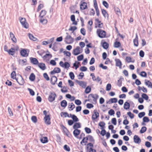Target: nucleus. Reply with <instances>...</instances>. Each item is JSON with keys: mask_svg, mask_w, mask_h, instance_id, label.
<instances>
[{"mask_svg": "<svg viewBox=\"0 0 152 152\" xmlns=\"http://www.w3.org/2000/svg\"><path fill=\"white\" fill-rule=\"evenodd\" d=\"M66 34H67V35L65 38L64 42L67 44H71L73 43L74 41V38L72 37L70 35H69L68 33L66 32Z\"/></svg>", "mask_w": 152, "mask_h": 152, "instance_id": "f257e3e1", "label": "nucleus"}, {"mask_svg": "<svg viewBox=\"0 0 152 152\" xmlns=\"http://www.w3.org/2000/svg\"><path fill=\"white\" fill-rule=\"evenodd\" d=\"M96 33L98 36L100 38H105L106 36V32L101 29H99L97 30Z\"/></svg>", "mask_w": 152, "mask_h": 152, "instance_id": "f03ea898", "label": "nucleus"}, {"mask_svg": "<svg viewBox=\"0 0 152 152\" xmlns=\"http://www.w3.org/2000/svg\"><path fill=\"white\" fill-rule=\"evenodd\" d=\"M56 96V95L54 92H50L48 100L49 102H52L55 100Z\"/></svg>", "mask_w": 152, "mask_h": 152, "instance_id": "7ed1b4c3", "label": "nucleus"}, {"mask_svg": "<svg viewBox=\"0 0 152 152\" xmlns=\"http://www.w3.org/2000/svg\"><path fill=\"white\" fill-rule=\"evenodd\" d=\"M19 19L23 26L26 28H28V24L27 22H26V18L20 17Z\"/></svg>", "mask_w": 152, "mask_h": 152, "instance_id": "20e7f679", "label": "nucleus"}, {"mask_svg": "<svg viewBox=\"0 0 152 152\" xmlns=\"http://www.w3.org/2000/svg\"><path fill=\"white\" fill-rule=\"evenodd\" d=\"M60 126L63 129L64 134L66 135L68 137H72V135L66 128L63 124L61 125Z\"/></svg>", "mask_w": 152, "mask_h": 152, "instance_id": "39448f33", "label": "nucleus"}, {"mask_svg": "<svg viewBox=\"0 0 152 152\" xmlns=\"http://www.w3.org/2000/svg\"><path fill=\"white\" fill-rule=\"evenodd\" d=\"M44 120L45 123L47 125H50L51 124L50 115H48L46 116H45Z\"/></svg>", "mask_w": 152, "mask_h": 152, "instance_id": "423d86ee", "label": "nucleus"}, {"mask_svg": "<svg viewBox=\"0 0 152 152\" xmlns=\"http://www.w3.org/2000/svg\"><path fill=\"white\" fill-rule=\"evenodd\" d=\"M17 79V81H16L19 85H23L25 83V81L21 75H19V78L18 77Z\"/></svg>", "mask_w": 152, "mask_h": 152, "instance_id": "0eeeda50", "label": "nucleus"}, {"mask_svg": "<svg viewBox=\"0 0 152 152\" xmlns=\"http://www.w3.org/2000/svg\"><path fill=\"white\" fill-rule=\"evenodd\" d=\"M20 55L23 57H27L28 56V53H27L26 49H23L20 51Z\"/></svg>", "mask_w": 152, "mask_h": 152, "instance_id": "6e6552de", "label": "nucleus"}, {"mask_svg": "<svg viewBox=\"0 0 152 152\" xmlns=\"http://www.w3.org/2000/svg\"><path fill=\"white\" fill-rule=\"evenodd\" d=\"M80 9L81 10H84L88 8L87 3L85 2H83L82 1L80 2Z\"/></svg>", "mask_w": 152, "mask_h": 152, "instance_id": "1a4fd4ad", "label": "nucleus"}, {"mask_svg": "<svg viewBox=\"0 0 152 152\" xmlns=\"http://www.w3.org/2000/svg\"><path fill=\"white\" fill-rule=\"evenodd\" d=\"M76 82L83 88H85L86 86L87 83L86 82L82 81H80L77 80H76Z\"/></svg>", "mask_w": 152, "mask_h": 152, "instance_id": "9d476101", "label": "nucleus"}, {"mask_svg": "<svg viewBox=\"0 0 152 152\" xmlns=\"http://www.w3.org/2000/svg\"><path fill=\"white\" fill-rule=\"evenodd\" d=\"M94 7L95 9L96 15L99 16V11L98 8V5L96 0H93Z\"/></svg>", "mask_w": 152, "mask_h": 152, "instance_id": "9b49d317", "label": "nucleus"}, {"mask_svg": "<svg viewBox=\"0 0 152 152\" xmlns=\"http://www.w3.org/2000/svg\"><path fill=\"white\" fill-rule=\"evenodd\" d=\"M80 48L79 46H77L76 48L74 49L72 52V54L75 56H77L80 54Z\"/></svg>", "mask_w": 152, "mask_h": 152, "instance_id": "f8f14e48", "label": "nucleus"}, {"mask_svg": "<svg viewBox=\"0 0 152 152\" xmlns=\"http://www.w3.org/2000/svg\"><path fill=\"white\" fill-rule=\"evenodd\" d=\"M101 44L103 48L104 49H107L109 47V44L106 42L104 41V40H102L101 41Z\"/></svg>", "mask_w": 152, "mask_h": 152, "instance_id": "ddd939ff", "label": "nucleus"}, {"mask_svg": "<svg viewBox=\"0 0 152 152\" xmlns=\"http://www.w3.org/2000/svg\"><path fill=\"white\" fill-rule=\"evenodd\" d=\"M134 142L137 144H139L141 142V140L139 137L137 135H135L133 137Z\"/></svg>", "mask_w": 152, "mask_h": 152, "instance_id": "4468645a", "label": "nucleus"}, {"mask_svg": "<svg viewBox=\"0 0 152 152\" xmlns=\"http://www.w3.org/2000/svg\"><path fill=\"white\" fill-rule=\"evenodd\" d=\"M94 114H93L92 116V119L93 120H95L99 117V113L97 112L96 110H94Z\"/></svg>", "mask_w": 152, "mask_h": 152, "instance_id": "2eb2a0df", "label": "nucleus"}, {"mask_svg": "<svg viewBox=\"0 0 152 152\" xmlns=\"http://www.w3.org/2000/svg\"><path fill=\"white\" fill-rule=\"evenodd\" d=\"M30 60L31 62L34 65H37L39 63L38 60L34 58L30 57Z\"/></svg>", "mask_w": 152, "mask_h": 152, "instance_id": "dca6fc26", "label": "nucleus"}, {"mask_svg": "<svg viewBox=\"0 0 152 152\" xmlns=\"http://www.w3.org/2000/svg\"><path fill=\"white\" fill-rule=\"evenodd\" d=\"M61 71L59 67H55L54 69L51 71L50 73L51 75H53L55 73H60Z\"/></svg>", "mask_w": 152, "mask_h": 152, "instance_id": "f3484780", "label": "nucleus"}, {"mask_svg": "<svg viewBox=\"0 0 152 152\" xmlns=\"http://www.w3.org/2000/svg\"><path fill=\"white\" fill-rule=\"evenodd\" d=\"M38 65V67L42 70H45L46 68L45 64L43 63H39Z\"/></svg>", "mask_w": 152, "mask_h": 152, "instance_id": "a211bd4d", "label": "nucleus"}, {"mask_svg": "<svg viewBox=\"0 0 152 152\" xmlns=\"http://www.w3.org/2000/svg\"><path fill=\"white\" fill-rule=\"evenodd\" d=\"M40 141L42 143H47L48 141V137H41L40 139Z\"/></svg>", "mask_w": 152, "mask_h": 152, "instance_id": "6ab92c4d", "label": "nucleus"}, {"mask_svg": "<svg viewBox=\"0 0 152 152\" xmlns=\"http://www.w3.org/2000/svg\"><path fill=\"white\" fill-rule=\"evenodd\" d=\"M115 61L116 62V66H119L121 68L122 65V63L120 60L119 59L116 58L115 59Z\"/></svg>", "mask_w": 152, "mask_h": 152, "instance_id": "aec40b11", "label": "nucleus"}, {"mask_svg": "<svg viewBox=\"0 0 152 152\" xmlns=\"http://www.w3.org/2000/svg\"><path fill=\"white\" fill-rule=\"evenodd\" d=\"M133 43L134 46L136 47H137L138 46V36L137 34H136L135 38L133 40Z\"/></svg>", "mask_w": 152, "mask_h": 152, "instance_id": "412c9836", "label": "nucleus"}, {"mask_svg": "<svg viewBox=\"0 0 152 152\" xmlns=\"http://www.w3.org/2000/svg\"><path fill=\"white\" fill-rule=\"evenodd\" d=\"M127 101L130 102L129 100H128L127 101L125 102L124 106V108L126 110L129 109L130 106V103L128 102Z\"/></svg>", "mask_w": 152, "mask_h": 152, "instance_id": "4be33fe9", "label": "nucleus"}, {"mask_svg": "<svg viewBox=\"0 0 152 152\" xmlns=\"http://www.w3.org/2000/svg\"><path fill=\"white\" fill-rule=\"evenodd\" d=\"M57 80V77L55 76H52L50 80L51 83L53 85H54Z\"/></svg>", "mask_w": 152, "mask_h": 152, "instance_id": "5701e85b", "label": "nucleus"}, {"mask_svg": "<svg viewBox=\"0 0 152 152\" xmlns=\"http://www.w3.org/2000/svg\"><path fill=\"white\" fill-rule=\"evenodd\" d=\"M81 127V124L80 122H75L73 126V129H78V128H80Z\"/></svg>", "mask_w": 152, "mask_h": 152, "instance_id": "b1692460", "label": "nucleus"}, {"mask_svg": "<svg viewBox=\"0 0 152 152\" xmlns=\"http://www.w3.org/2000/svg\"><path fill=\"white\" fill-rule=\"evenodd\" d=\"M15 50L14 48H11L8 50V54L12 56H13L15 53Z\"/></svg>", "mask_w": 152, "mask_h": 152, "instance_id": "393cba45", "label": "nucleus"}, {"mask_svg": "<svg viewBox=\"0 0 152 152\" xmlns=\"http://www.w3.org/2000/svg\"><path fill=\"white\" fill-rule=\"evenodd\" d=\"M80 132L81 131L79 129H75L73 132V134L75 137H77V136L80 134Z\"/></svg>", "mask_w": 152, "mask_h": 152, "instance_id": "a878e982", "label": "nucleus"}, {"mask_svg": "<svg viewBox=\"0 0 152 152\" xmlns=\"http://www.w3.org/2000/svg\"><path fill=\"white\" fill-rule=\"evenodd\" d=\"M67 103L65 100H63L61 102V107L65 108L67 105Z\"/></svg>", "mask_w": 152, "mask_h": 152, "instance_id": "bb28decb", "label": "nucleus"}, {"mask_svg": "<svg viewBox=\"0 0 152 152\" xmlns=\"http://www.w3.org/2000/svg\"><path fill=\"white\" fill-rule=\"evenodd\" d=\"M101 11L102 14L104 18H106V17L108 18L109 15L105 10L104 9H101Z\"/></svg>", "mask_w": 152, "mask_h": 152, "instance_id": "cd10ccee", "label": "nucleus"}, {"mask_svg": "<svg viewBox=\"0 0 152 152\" xmlns=\"http://www.w3.org/2000/svg\"><path fill=\"white\" fill-rule=\"evenodd\" d=\"M35 79V76L34 73H31L29 77V79L31 81H34Z\"/></svg>", "mask_w": 152, "mask_h": 152, "instance_id": "c85d7f7f", "label": "nucleus"}, {"mask_svg": "<svg viewBox=\"0 0 152 152\" xmlns=\"http://www.w3.org/2000/svg\"><path fill=\"white\" fill-rule=\"evenodd\" d=\"M122 79L123 80L124 78L122 76H121L119 78V80H118L117 85L120 87L122 86V82L121 80Z\"/></svg>", "mask_w": 152, "mask_h": 152, "instance_id": "c756f323", "label": "nucleus"}, {"mask_svg": "<svg viewBox=\"0 0 152 152\" xmlns=\"http://www.w3.org/2000/svg\"><path fill=\"white\" fill-rule=\"evenodd\" d=\"M105 125V123L104 121H101L98 124V125L100 127L101 129H104Z\"/></svg>", "mask_w": 152, "mask_h": 152, "instance_id": "7c9ffc66", "label": "nucleus"}, {"mask_svg": "<svg viewBox=\"0 0 152 152\" xmlns=\"http://www.w3.org/2000/svg\"><path fill=\"white\" fill-rule=\"evenodd\" d=\"M16 72L15 71H13L11 74V78L13 79L16 80V81H17V78L16 77Z\"/></svg>", "mask_w": 152, "mask_h": 152, "instance_id": "2f4dec72", "label": "nucleus"}, {"mask_svg": "<svg viewBox=\"0 0 152 152\" xmlns=\"http://www.w3.org/2000/svg\"><path fill=\"white\" fill-rule=\"evenodd\" d=\"M47 12L45 10H42L40 14L39 17L41 18H43L46 14Z\"/></svg>", "mask_w": 152, "mask_h": 152, "instance_id": "473e14b6", "label": "nucleus"}, {"mask_svg": "<svg viewBox=\"0 0 152 152\" xmlns=\"http://www.w3.org/2000/svg\"><path fill=\"white\" fill-rule=\"evenodd\" d=\"M28 35L29 39L33 41H35L37 39L36 38L34 37L33 35L30 33H28Z\"/></svg>", "mask_w": 152, "mask_h": 152, "instance_id": "72a5a7b5", "label": "nucleus"}, {"mask_svg": "<svg viewBox=\"0 0 152 152\" xmlns=\"http://www.w3.org/2000/svg\"><path fill=\"white\" fill-rule=\"evenodd\" d=\"M91 91V87L89 86H87L85 89L84 92L86 94L89 93Z\"/></svg>", "mask_w": 152, "mask_h": 152, "instance_id": "f704fd0d", "label": "nucleus"}, {"mask_svg": "<svg viewBox=\"0 0 152 152\" xmlns=\"http://www.w3.org/2000/svg\"><path fill=\"white\" fill-rule=\"evenodd\" d=\"M114 9L116 14L118 15H119L121 14L120 10L118 7H114Z\"/></svg>", "mask_w": 152, "mask_h": 152, "instance_id": "c9c22d12", "label": "nucleus"}, {"mask_svg": "<svg viewBox=\"0 0 152 152\" xmlns=\"http://www.w3.org/2000/svg\"><path fill=\"white\" fill-rule=\"evenodd\" d=\"M121 45V44L120 42L116 41L114 43V47L115 48H118Z\"/></svg>", "mask_w": 152, "mask_h": 152, "instance_id": "e433bc0d", "label": "nucleus"}, {"mask_svg": "<svg viewBox=\"0 0 152 152\" xmlns=\"http://www.w3.org/2000/svg\"><path fill=\"white\" fill-rule=\"evenodd\" d=\"M72 121L75 123L78 121H79L78 118L75 115L72 116Z\"/></svg>", "mask_w": 152, "mask_h": 152, "instance_id": "4c0bfd02", "label": "nucleus"}, {"mask_svg": "<svg viewBox=\"0 0 152 152\" xmlns=\"http://www.w3.org/2000/svg\"><path fill=\"white\" fill-rule=\"evenodd\" d=\"M147 129V128L145 126L142 127L140 131V133H143L146 131Z\"/></svg>", "mask_w": 152, "mask_h": 152, "instance_id": "58836bf2", "label": "nucleus"}, {"mask_svg": "<svg viewBox=\"0 0 152 152\" xmlns=\"http://www.w3.org/2000/svg\"><path fill=\"white\" fill-rule=\"evenodd\" d=\"M31 120L34 123H36L37 121V117L35 116H32L31 117Z\"/></svg>", "mask_w": 152, "mask_h": 152, "instance_id": "ea45409f", "label": "nucleus"}, {"mask_svg": "<svg viewBox=\"0 0 152 152\" xmlns=\"http://www.w3.org/2000/svg\"><path fill=\"white\" fill-rule=\"evenodd\" d=\"M110 103L111 104L113 103H116L117 102V99L116 98H111L110 99Z\"/></svg>", "mask_w": 152, "mask_h": 152, "instance_id": "a19ab883", "label": "nucleus"}, {"mask_svg": "<svg viewBox=\"0 0 152 152\" xmlns=\"http://www.w3.org/2000/svg\"><path fill=\"white\" fill-rule=\"evenodd\" d=\"M84 58L83 55L82 54L78 56L77 58V60L78 61H80L83 59Z\"/></svg>", "mask_w": 152, "mask_h": 152, "instance_id": "79ce46f5", "label": "nucleus"}, {"mask_svg": "<svg viewBox=\"0 0 152 152\" xmlns=\"http://www.w3.org/2000/svg\"><path fill=\"white\" fill-rule=\"evenodd\" d=\"M76 63L77 64H80V62H77V61H76L75 62V63H74L72 68H73V67H75V69H77L79 67V66L76 64Z\"/></svg>", "mask_w": 152, "mask_h": 152, "instance_id": "37998d69", "label": "nucleus"}, {"mask_svg": "<svg viewBox=\"0 0 152 152\" xmlns=\"http://www.w3.org/2000/svg\"><path fill=\"white\" fill-rule=\"evenodd\" d=\"M140 75L143 77H146L147 76V73L145 71H142L140 74Z\"/></svg>", "mask_w": 152, "mask_h": 152, "instance_id": "c03bdc74", "label": "nucleus"}, {"mask_svg": "<svg viewBox=\"0 0 152 152\" xmlns=\"http://www.w3.org/2000/svg\"><path fill=\"white\" fill-rule=\"evenodd\" d=\"M88 137L89 138V140L90 142H93L94 143V142L95 140L93 138V137L91 135H88Z\"/></svg>", "mask_w": 152, "mask_h": 152, "instance_id": "a18cd8bd", "label": "nucleus"}, {"mask_svg": "<svg viewBox=\"0 0 152 152\" xmlns=\"http://www.w3.org/2000/svg\"><path fill=\"white\" fill-rule=\"evenodd\" d=\"M48 56H50V58H51L52 57V55L51 54L49 53L46 54L43 57H42L44 60H45L46 58Z\"/></svg>", "mask_w": 152, "mask_h": 152, "instance_id": "49530a36", "label": "nucleus"}, {"mask_svg": "<svg viewBox=\"0 0 152 152\" xmlns=\"http://www.w3.org/2000/svg\"><path fill=\"white\" fill-rule=\"evenodd\" d=\"M142 97L143 99H144L145 100H147L149 98V97L148 96L145 94L143 93L142 95Z\"/></svg>", "mask_w": 152, "mask_h": 152, "instance_id": "de8ad7c7", "label": "nucleus"}, {"mask_svg": "<svg viewBox=\"0 0 152 152\" xmlns=\"http://www.w3.org/2000/svg\"><path fill=\"white\" fill-rule=\"evenodd\" d=\"M64 149L66 151L69 152L70 151V149L69 147L67 145H65L64 146Z\"/></svg>", "mask_w": 152, "mask_h": 152, "instance_id": "09e8293b", "label": "nucleus"}, {"mask_svg": "<svg viewBox=\"0 0 152 152\" xmlns=\"http://www.w3.org/2000/svg\"><path fill=\"white\" fill-rule=\"evenodd\" d=\"M37 53L39 55L42 57V55L44 53H45V52L44 50H42L40 51H38L37 52Z\"/></svg>", "mask_w": 152, "mask_h": 152, "instance_id": "8fccbe9b", "label": "nucleus"}, {"mask_svg": "<svg viewBox=\"0 0 152 152\" xmlns=\"http://www.w3.org/2000/svg\"><path fill=\"white\" fill-rule=\"evenodd\" d=\"M85 130L87 134H89L91 132V129L90 128L87 127H86L85 128Z\"/></svg>", "mask_w": 152, "mask_h": 152, "instance_id": "3c124183", "label": "nucleus"}, {"mask_svg": "<svg viewBox=\"0 0 152 152\" xmlns=\"http://www.w3.org/2000/svg\"><path fill=\"white\" fill-rule=\"evenodd\" d=\"M77 29V27L75 26H71L70 28L69 29V30L72 31V33H73V32L75 31Z\"/></svg>", "mask_w": 152, "mask_h": 152, "instance_id": "603ef678", "label": "nucleus"}, {"mask_svg": "<svg viewBox=\"0 0 152 152\" xmlns=\"http://www.w3.org/2000/svg\"><path fill=\"white\" fill-rule=\"evenodd\" d=\"M64 67L65 69L69 68L70 66V64L69 62H65L64 63Z\"/></svg>", "mask_w": 152, "mask_h": 152, "instance_id": "864d4df0", "label": "nucleus"}, {"mask_svg": "<svg viewBox=\"0 0 152 152\" xmlns=\"http://www.w3.org/2000/svg\"><path fill=\"white\" fill-rule=\"evenodd\" d=\"M145 115V113L144 112H141L139 113L138 115V116L140 118H141L144 116Z\"/></svg>", "mask_w": 152, "mask_h": 152, "instance_id": "5fc2aeb1", "label": "nucleus"}, {"mask_svg": "<svg viewBox=\"0 0 152 152\" xmlns=\"http://www.w3.org/2000/svg\"><path fill=\"white\" fill-rule=\"evenodd\" d=\"M131 59H132V58H131V57H128V56L126 57V60L127 61V62L128 63H129V62H133V63L134 62V60L133 61H131Z\"/></svg>", "mask_w": 152, "mask_h": 152, "instance_id": "6e6d98bb", "label": "nucleus"}, {"mask_svg": "<svg viewBox=\"0 0 152 152\" xmlns=\"http://www.w3.org/2000/svg\"><path fill=\"white\" fill-rule=\"evenodd\" d=\"M80 33L83 36L86 34V31L85 28H82L80 29Z\"/></svg>", "mask_w": 152, "mask_h": 152, "instance_id": "4d7b16f0", "label": "nucleus"}, {"mask_svg": "<svg viewBox=\"0 0 152 152\" xmlns=\"http://www.w3.org/2000/svg\"><path fill=\"white\" fill-rule=\"evenodd\" d=\"M69 76L70 78L72 80H73L74 79V78H75V75L72 72H70L69 73Z\"/></svg>", "mask_w": 152, "mask_h": 152, "instance_id": "13d9d810", "label": "nucleus"}, {"mask_svg": "<svg viewBox=\"0 0 152 152\" xmlns=\"http://www.w3.org/2000/svg\"><path fill=\"white\" fill-rule=\"evenodd\" d=\"M43 76L44 78L45 79L47 80L48 81L50 80V78L46 73H44L43 74Z\"/></svg>", "mask_w": 152, "mask_h": 152, "instance_id": "bf43d9fd", "label": "nucleus"}, {"mask_svg": "<svg viewBox=\"0 0 152 152\" xmlns=\"http://www.w3.org/2000/svg\"><path fill=\"white\" fill-rule=\"evenodd\" d=\"M28 90L29 91L31 95L32 96H33L35 95V92L32 89L28 88Z\"/></svg>", "mask_w": 152, "mask_h": 152, "instance_id": "052dcab7", "label": "nucleus"}, {"mask_svg": "<svg viewBox=\"0 0 152 152\" xmlns=\"http://www.w3.org/2000/svg\"><path fill=\"white\" fill-rule=\"evenodd\" d=\"M64 55H66L67 56L70 57L71 56V53L70 52L68 51H63Z\"/></svg>", "mask_w": 152, "mask_h": 152, "instance_id": "680f3d73", "label": "nucleus"}, {"mask_svg": "<svg viewBox=\"0 0 152 152\" xmlns=\"http://www.w3.org/2000/svg\"><path fill=\"white\" fill-rule=\"evenodd\" d=\"M102 4L107 8H108L109 4L106 1H102Z\"/></svg>", "mask_w": 152, "mask_h": 152, "instance_id": "e2e57ef3", "label": "nucleus"}, {"mask_svg": "<svg viewBox=\"0 0 152 152\" xmlns=\"http://www.w3.org/2000/svg\"><path fill=\"white\" fill-rule=\"evenodd\" d=\"M111 122L114 125H115L117 124V120L115 118H113L112 119Z\"/></svg>", "mask_w": 152, "mask_h": 152, "instance_id": "0e129e2a", "label": "nucleus"}, {"mask_svg": "<svg viewBox=\"0 0 152 152\" xmlns=\"http://www.w3.org/2000/svg\"><path fill=\"white\" fill-rule=\"evenodd\" d=\"M5 84L8 86H12V83L11 81L7 80L5 82Z\"/></svg>", "mask_w": 152, "mask_h": 152, "instance_id": "69168bd1", "label": "nucleus"}, {"mask_svg": "<svg viewBox=\"0 0 152 152\" xmlns=\"http://www.w3.org/2000/svg\"><path fill=\"white\" fill-rule=\"evenodd\" d=\"M111 88V85L110 83L108 84L106 87V90L107 91H109L110 90Z\"/></svg>", "mask_w": 152, "mask_h": 152, "instance_id": "338daca9", "label": "nucleus"}, {"mask_svg": "<svg viewBox=\"0 0 152 152\" xmlns=\"http://www.w3.org/2000/svg\"><path fill=\"white\" fill-rule=\"evenodd\" d=\"M127 114L129 115L131 119H132L134 118V115L132 114L131 112H129L127 113Z\"/></svg>", "mask_w": 152, "mask_h": 152, "instance_id": "774afa93", "label": "nucleus"}]
</instances>
